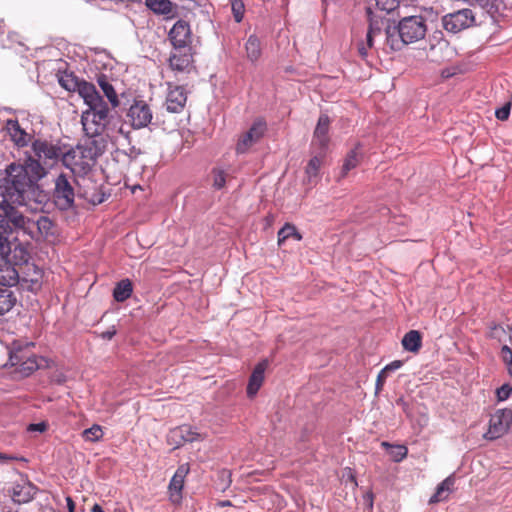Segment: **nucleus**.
Listing matches in <instances>:
<instances>
[{
    "label": "nucleus",
    "mask_w": 512,
    "mask_h": 512,
    "mask_svg": "<svg viewBox=\"0 0 512 512\" xmlns=\"http://www.w3.org/2000/svg\"><path fill=\"white\" fill-rule=\"evenodd\" d=\"M192 48H174L169 57V67L176 73H190L193 66Z\"/></svg>",
    "instance_id": "16"
},
{
    "label": "nucleus",
    "mask_w": 512,
    "mask_h": 512,
    "mask_svg": "<svg viewBox=\"0 0 512 512\" xmlns=\"http://www.w3.org/2000/svg\"><path fill=\"white\" fill-rule=\"evenodd\" d=\"M97 83L102 89L104 95L107 97L112 108L118 107L120 105L118 95L112 84L108 81L107 76L104 74L99 75L97 78Z\"/></svg>",
    "instance_id": "28"
},
{
    "label": "nucleus",
    "mask_w": 512,
    "mask_h": 512,
    "mask_svg": "<svg viewBox=\"0 0 512 512\" xmlns=\"http://www.w3.org/2000/svg\"><path fill=\"white\" fill-rule=\"evenodd\" d=\"M245 48L247 52V57L251 61H257L261 56V45L259 39L256 36L251 35L248 38L245 44Z\"/></svg>",
    "instance_id": "34"
},
{
    "label": "nucleus",
    "mask_w": 512,
    "mask_h": 512,
    "mask_svg": "<svg viewBox=\"0 0 512 512\" xmlns=\"http://www.w3.org/2000/svg\"><path fill=\"white\" fill-rule=\"evenodd\" d=\"M221 477L227 479L226 487H228L231 484V473L228 470H223L220 473Z\"/></svg>",
    "instance_id": "55"
},
{
    "label": "nucleus",
    "mask_w": 512,
    "mask_h": 512,
    "mask_svg": "<svg viewBox=\"0 0 512 512\" xmlns=\"http://www.w3.org/2000/svg\"><path fill=\"white\" fill-rule=\"evenodd\" d=\"M43 179L32 174L29 162H13L0 172V188L3 189V198L11 205H25V193L38 181Z\"/></svg>",
    "instance_id": "1"
},
{
    "label": "nucleus",
    "mask_w": 512,
    "mask_h": 512,
    "mask_svg": "<svg viewBox=\"0 0 512 512\" xmlns=\"http://www.w3.org/2000/svg\"><path fill=\"white\" fill-rule=\"evenodd\" d=\"M475 22V16L470 9H461L449 13L442 18L443 28L451 33H458L471 27Z\"/></svg>",
    "instance_id": "9"
},
{
    "label": "nucleus",
    "mask_w": 512,
    "mask_h": 512,
    "mask_svg": "<svg viewBox=\"0 0 512 512\" xmlns=\"http://www.w3.org/2000/svg\"><path fill=\"white\" fill-rule=\"evenodd\" d=\"M380 34H381V27L379 26L378 21H371L370 25H369V29L366 34V42H365V44L367 45L368 48L373 47L374 37L376 35H380Z\"/></svg>",
    "instance_id": "39"
},
{
    "label": "nucleus",
    "mask_w": 512,
    "mask_h": 512,
    "mask_svg": "<svg viewBox=\"0 0 512 512\" xmlns=\"http://www.w3.org/2000/svg\"><path fill=\"white\" fill-rule=\"evenodd\" d=\"M316 155L313 156L307 164L306 173L309 177L317 176L318 171L322 165L326 151L315 150Z\"/></svg>",
    "instance_id": "35"
},
{
    "label": "nucleus",
    "mask_w": 512,
    "mask_h": 512,
    "mask_svg": "<svg viewBox=\"0 0 512 512\" xmlns=\"http://www.w3.org/2000/svg\"><path fill=\"white\" fill-rule=\"evenodd\" d=\"M364 499H365V501H367L368 506H369V508L371 509V508L373 507V502H374V495H373V492H372V491L367 492V493L364 495Z\"/></svg>",
    "instance_id": "53"
},
{
    "label": "nucleus",
    "mask_w": 512,
    "mask_h": 512,
    "mask_svg": "<svg viewBox=\"0 0 512 512\" xmlns=\"http://www.w3.org/2000/svg\"><path fill=\"white\" fill-rule=\"evenodd\" d=\"M81 98L84 103L88 106V109L83 113H105L112 114L107 103L103 100V97L96 90L95 85H84L81 90Z\"/></svg>",
    "instance_id": "12"
},
{
    "label": "nucleus",
    "mask_w": 512,
    "mask_h": 512,
    "mask_svg": "<svg viewBox=\"0 0 512 512\" xmlns=\"http://www.w3.org/2000/svg\"><path fill=\"white\" fill-rule=\"evenodd\" d=\"M330 118L327 114H321L315 127L311 148L314 150L327 151L330 138L328 135Z\"/></svg>",
    "instance_id": "17"
},
{
    "label": "nucleus",
    "mask_w": 512,
    "mask_h": 512,
    "mask_svg": "<svg viewBox=\"0 0 512 512\" xmlns=\"http://www.w3.org/2000/svg\"><path fill=\"white\" fill-rule=\"evenodd\" d=\"M14 230L15 227L10 224V228L7 227V232L0 231V257L3 261H7L8 264L10 263L20 269L26 263H29L30 254L21 244H12L10 242L9 235Z\"/></svg>",
    "instance_id": "6"
},
{
    "label": "nucleus",
    "mask_w": 512,
    "mask_h": 512,
    "mask_svg": "<svg viewBox=\"0 0 512 512\" xmlns=\"http://www.w3.org/2000/svg\"><path fill=\"white\" fill-rule=\"evenodd\" d=\"M47 429V424L45 422L41 423H34L30 424L28 426V431H38V432H44Z\"/></svg>",
    "instance_id": "51"
},
{
    "label": "nucleus",
    "mask_w": 512,
    "mask_h": 512,
    "mask_svg": "<svg viewBox=\"0 0 512 512\" xmlns=\"http://www.w3.org/2000/svg\"><path fill=\"white\" fill-rule=\"evenodd\" d=\"M377 7L386 12L394 11L400 3V0H375Z\"/></svg>",
    "instance_id": "44"
},
{
    "label": "nucleus",
    "mask_w": 512,
    "mask_h": 512,
    "mask_svg": "<svg viewBox=\"0 0 512 512\" xmlns=\"http://www.w3.org/2000/svg\"><path fill=\"white\" fill-rule=\"evenodd\" d=\"M21 271L18 284L31 292H37L41 289L43 272L33 263H26L24 267L19 269Z\"/></svg>",
    "instance_id": "13"
},
{
    "label": "nucleus",
    "mask_w": 512,
    "mask_h": 512,
    "mask_svg": "<svg viewBox=\"0 0 512 512\" xmlns=\"http://www.w3.org/2000/svg\"><path fill=\"white\" fill-rule=\"evenodd\" d=\"M74 188L66 174L61 173L55 180L54 198L61 209H68L74 203Z\"/></svg>",
    "instance_id": "11"
},
{
    "label": "nucleus",
    "mask_w": 512,
    "mask_h": 512,
    "mask_svg": "<svg viewBox=\"0 0 512 512\" xmlns=\"http://www.w3.org/2000/svg\"><path fill=\"white\" fill-rule=\"evenodd\" d=\"M134 129L147 127L153 118L150 105L144 100H134L126 114Z\"/></svg>",
    "instance_id": "10"
},
{
    "label": "nucleus",
    "mask_w": 512,
    "mask_h": 512,
    "mask_svg": "<svg viewBox=\"0 0 512 512\" xmlns=\"http://www.w3.org/2000/svg\"><path fill=\"white\" fill-rule=\"evenodd\" d=\"M213 176V187L216 189H222L226 184V173L224 170L219 168H214L212 170Z\"/></svg>",
    "instance_id": "40"
},
{
    "label": "nucleus",
    "mask_w": 512,
    "mask_h": 512,
    "mask_svg": "<svg viewBox=\"0 0 512 512\" xmlns=\"http://www.w3.org/2000/svg\"><path fill=\"white\" fill-rule=\"evenodd\" d=\"M21 271L7 261L0 266V284L9 288L18 284Z\"/></svg>",
    "instance_id": "23"
},
{
    "label": "nucleus",
    "mask_w": 512,
    "mask_h": 512,
    "mask_svg": "<svg viewBox=\"0 0 512 512\" xmlns=\"http://www.w3.org/2000/svg\"><path fill=\"white\" fill-rule=\"evenodd\" d=\"M168 93L166 96V108L169 112L180 113L183 111L187 102V92L183 86L172 85L168 83Z\"/></svg>",
    "instance_id": "19"
},
{
    "label": "nucleus",
    "mask_w": 512,
    "mask_h": 512,
    "mask_svg": "<svg viewBox=\"0 0 512 512\" xmlns=\"http://www.w3.org/2000/svg\"><path fill=\"white\" fill-rule=\"evenodd\" d=\"M66 502H67L68 511L69 512H74V510H75V502L73 501V499L71 497H67L66 498Z\"/></svg>",
    "instance_id": "56"
},
{
    "label": "nucleus",
    "mask_w": 512,
    "mask_h": 512,
    "mask_svg": "<svg viewBox=\"0 0 512 512\" xmlns=\"http://www.w3.org/2000/svg\"><path fill=\"white\" fill-rule=\"evenodd\" d=\"M103 435L102 427L98 424H94L82 432L83 439L88 442H98L103 438Z\"/></svg>",
    "instance_id": "38"
},
{
    "label": "nucleus",
    "mask_w": 512,
    "mask_h": 512,
    "mask_svg": "<svg viewBox=\"0 0 512 512\" xmlns=\"http://www.w3.org/2000/svg\"><path fill=\"white\" fill-rule=\"evenodd\" d=\"M506 366H507L509 375L512 377V366L511 365H506Z\"/></svg>",
    "instance_id": "62"
},
{
    "label": "nucleus",
    "mask_w": 512,
    "mask_h": 512,
    "mask_svg": "<svg viewBox=\"0 0 512 512\" xmlns=\"http://www.w3.org/2000/svg\"><path fill=\"white\" fill-rule=\"evenodd\" d=\"M16 303V297L10 288L0 289V315L10 311Z\"/></svg>",
    "instance_id": "31"
},
{
    "label": "nucleus",
    "mask_w": 512,
    "mask_h": 512,
    "mask_svg": "<svg viewBox=\"0 0 512 512\" xmlns=\"http://www.w3.org/2000/svg\"><path fill=\"white\" fill-rule=\"evenodd\" d=\"M267 367V360H262L255 366L254 370L252 371V374L250 375L249 382L247 385V395L249 397L255 396L259 389L261 388L265 378L264 374Z\"/></svg>",
    "instance_id": "22"
},
{
    "label": "nucleus",
    "mask_w": 512,
    "mask_h": 512,
    "mask_svg": "<svg viewBox=\"0 0 512 512\" xmlns=\"http://www.w3.org/2000/svg\"><path fill=\"white\" fill-rule=\"evenodd\" d=\"M369 49L370 48H368L367 45L364 42H360L358 44V53L360 54V56L362 58H366L367 57Z\"/></svg>",
    "instance_id": "52"
},
{
    "label": "nucleus",
    "mask_w": 512,
    "mask_h": 512,
    "mask_svg": "<svg viewBox=\"0 0 512 512\" xmlns=\"http://www.w3.org/2000/svg\"><path fill=\"white\" fill-rule=\"evenodd\" d=\"M218 505H219L220 507H228V506H231V505H232V503H231L229 500H223V501H220V502L218 503Z\"/></svg>",
    "instance_id": "60"
},
{
    "label": "nucleus",
    "mask_w": 512,
    "mask_h": 512,
    "mask_svg": "<svg viewBox=\"0 0 512 512\" xmlns=\"http://www.w3.org/2000/svg\"><path fill=\"white\" fill-rule=\"evenodd\" d=\"M189 473L188 464L180 465L172 476L168 485V498L173 505H179L183 499L185 478Z\"/></svg>",
    "instance_id": "15"
},
{
    "label": "nucleus",
    "mask_w": 512,
    "mask_h": 512,
    "mask_svg": "<svg viewBox=\"0 0 512 512\" xmlns=\"http://www.w3.org/2000/svg\"><path fill=\"white\" fill-rule=\"evenodd\" d=\"M35 494L36 487L24 479L15 483L11 490V497L13 501L19 504L29 502Z\"/></svg>",
    "instance_id": "21"
},
{
    "label": "nucleus",
    "mask_w": 512,
    "mask_h": 512,
    "mask_svg": "<svg viewBox=\"0 0 512 512\" xmlns=\"http://www.w3.org/2000/svg\"><path fill=\"white\" fill-rule=\"evenodd\" d=\"M58 81L60 86L63 87L65 90L69 92H78L80 97L81 90L84 85H93L90 82L79 79L73 73H64L59 77Z\"/></svg>",
    "instance_id": "24"
},
{
    "label": "nucleus",
    "mask_w": 512,
    "mask_h": 512,
    "mask_svg": "<svg viewBox=\"0 0 512 512\" xmlns=\"http://www.w3.org/2000/svg\"><path fill=\"white\" fill-rule=\"evenodd\" d=\"M26 221H29L26 223V227L25 228H22V230L26 231L28 229H30L31 225H36L38 230L41 232V233H48L49 230L51 229L52 227V222L51 220L46 217V216H39V218L34 222V221H31L29 219H26ZM17 229H21V227H17L15 228V230Z\"/></svg>",
    "instance_id": "37"
},
{
    "label": "nucleus",
    "mask_w": 512,
    "mask_h": 512,
    "mask_svg": "<svg viewBox=\"0 0 512 512\" xmlns=\"http://www.w3.org/2000/svg\"><path fill=\"white\" fill-rule=\"evenodd\" d=\"M361 159V145L358 143L347 153L342 165L341 177H345L350 170L356 168L360 164Z\"/></svg>",
    "instance_id": "27"
},
{
    "label": "nucleus",
    "mask_w": 512,
    "mask_h": 512,
    "mask_svg": "<svg viewBox=\"0 0 512 512\" xmlns=\"http://www.w3.org/2000/svg\"><path fill=\"white\" fill-rule=\"evenodd\" d=\"M455 478L448 476L436 488L434 495L430 498L429 503H439L448 499L454 489Z\"/></svg>",
    "instance_id": "25"
},
{
    "label": "nucleus",
    "mask_w": 512,
    "mask_h": 512,
    "mask_svg": "<svg viewBox=\"0 0 512 512\" xmlns=\"http://www.w3.org/2000/svg\"><path fill=\"white\" fill-rule=\"evenodd\" d=\"M169 39L174 48H192L190 25L184 20H178L169 32Z\"/></svg>",
    "instance_id": "18"
},
{
    "label": "nucleus",
    "mask_w": 512,
    "mask_h": 512,
    "mask_svg": "<svg viewBox=\"0 0 512 512\" xmlns=\"http://www.w3.org/2000/svg\"><path fill=\"white\" fill-rule=\"evenodd\" d=\"M132 293V282L129 279H123L116 284L113 290V297L117 302H124L131 297Z\"/></svg>",
    "instance_id": "30"
},
{
    "label": "nucleus",
    "mask_w": 512,
    "mask_h": 512,
    "mask_svg": "<svg viewBox=\"0 0 512 512\" xmlns=\"http://www.w3.org/2000/svg\"><path fill=\"white\" fill-rule=\"evenodd\" d=\"M512 425V410L498 409L489 420V428L484 437L488 440L498 439L508 433Z\"/></svg>",
    "instance_id": "8"
},
{
    "label": "nucleus",
    "mask_w": 512,
    "mask_h": 512,
    "mask_svg": "<svg viewBox=\"0 0 512 512\" xmlns=\"http://www.w3.org/2000/svg\"><path fill=\"white\" fill-rule=\"evenodd\" d=\"M91 512H104V510L99 504H94L91 508Z\"/></svg>",
    "instance_id": "59"
},
{
    "label": "nucleus",
    "mask_w": 512,
    "mask_h": 512,
    "mask_svg": "<svg viewBox=\"0 0 512 512\" xmlns=\"http://www.w3.org/2000/svg\"><path fill=\"white\" fill-rule=\"evenodd\" d=\"M81 122L84 131L90 137L105 134L108 138L114 139L118 134L123 133V123L120 117L113 114L82 113Z\"/></svg>",
    "instance_id": "5"
},
{
    "label": "nucleus",
    "mask_w": 512,
    "mask_h": 512,
    "mask_svg": "<svg viewBox=\"0 0 512 512\" xmlns=\"http://www.w3.org/2000/svg\"><path fill=\"white\" fill-rule=\"evenodd\" d=\"M266 132V121L263 118L256 119L247 131L238 135L235 153L237 155L249 153L252 147L262 140Z\"/></svg>",
    "instance_id": "7"
},
{
    "label": "nucleus",
    "mask_w": 512,
    "mask_h": 512,
    "mask_svg": "<svg viewBox=\"0 0 512 512\" xmlns=\"http://www.w3.org/2000/svg\"><path fill=\"white\" fill-rule=\"evenodd\" d=\"M16 459H18V458L0 452V460L6 461V460H16Z\"/></svg>",
    "instance_id": "57"
},
{
    "label": "nucleus",
    "mask_w": 512,
    "mask_h": 512,
    "mask_svg": "<svg viewBox=\"0 0 512 512\" xmlns=\"http://www.w3.org/2000/svg\"><path fill=\"white\" fill-rule=\"evenodd\" d=\"M427 32L422 16L402 18L397 25L386 28V43L392 51H400L405 45L422 40Z\"/></svg>",
    "instance_id": "3"
},
{
    "label": "nucleus",
    "mask_w": 512,
    "mask_h": 512,
    "mask_svg": "<svg viewBox=\"0 0 512 512\" xmlns=\"http://www.w3.org/2000/svg\"><path fill=\"white\" fill-rule=\"evenodd\" d=\"M381 446L386 449H391L390 456L394 462H401L407 457L408 449L404 445H392L388 442H382Z\"/></svg>",
    "instance_id": "36"
},
{
    "label": "nucleus",
    "mask_w": 512,
    "mask_h": 512,
    "mask_svg": "<svg viewBox=\"0 0 512 512\" xmlns=\"http://www.w3.org/2000/svg\"><path fill=\"white\" fill-rule=\"evenodd\" d=\"M146 5L153 12L161 15H169L173 11L170 0H146Z\"/></svg>",
    "instance_id": "33"
},
{
    "label": "nucleus",
    "mask_w": 512,
    "mask_h": 512,
    "mask_svg": "<svg viewBox=\"0 0 512 512\" xmlns=\"http://www.w3.org/2000/svg\"><path fill=\"white\" fill-rule=\"evenodd\" d=\"M35 346L33 342H23L15 340L11 344L9 353L10 366L14 368L13 374L20 378H25L33 374L36 370L50 366L48 359L39 357L32 352Z\"/></svg>",
    "instance_id": "4"
},
{
    "label": "nucleus",
    "mask_w": 512,
    "mask_h": 512,
    "mask_svg": "<svg viewBox=\"0 0 512 512\" xmlns=\"http://www.w3.org/2000/svg\"><path fill=\"white\" fill-rule=\"evenodd\" d=\"M116 334V330L115 329H112V330H108V331H105L101 334L102 338L103 339H107V340H111Z\"/></svg>",
    "instance_id": "54"
},
{
    "label": "nucleus",
    "mask_w": 512,
    "mask_h": 512,
    "mask_svg": "<svg viewBox=\"0 0 512 512\" xmlns=\"http://www.w3.org/2000/svg\"><path fill=\"white\" fill-rule=\"evenodd\" d=\"M349 479L353 483V485L356 487L358 485L355 475L352 473V470L349 469Z\"/></svg>",
    "instance_id": "58"
},
{
    "label": "nucleus",
    "mask_w": 512,
    "mask_h": 512,
    "mask_svg": "<svg viewBox=\"0 0 512 512\" xmlns=\"http://www.w3.org/2000/svg\"><path fill=\"white\" fill-rule=\"evenodd\" d=\"M74 159H75V151L69 150L67 152L63 151V154L60 157V161L63 163L64 166L67 168H70L71 171H73L72 166L74 165Z\"/></svg>",
    "instance_id": "46"
},
{
    "label": "nucleus",
    "mask_w": 512,
    "mask_h": 512,
    "mask_svg": "<svg viewBox=\"0 0 512 512\" xmlns=\"http://www.w3.org/2000/svg\"><path fill=\"white\" fill-rule=\"evenodd\" d=\"M505 334V329L494 322L489 324V331L487 333V337L490 339H496L499 342L502 340L503 335Z\"/></svg>",
    "instance_id": "43"
},
{
    "label": "nucleus",
    "mask_w": 512,
    "mask_h": 512,
    "mask_svg": "<svg viewBox=\"0 0 512 512\" xmlns=\"http://www.w3.org/2000/svg\"><path fill=\"white\" fill-rule=\"evenodd\" d=\"M500 354H501L502 361L505 363V365L512 366V350H511V348L507 345L502 346Z\"/></svg>",
    "instance_id": "48"
},
{
    "label": "nucleus",
    "mask_w": 512,
    "mask_h": 512,
    "mask_svg": "<svg viewBox=\"0 0 512 512\" xmlns=\"http://www.w3.org/2000/svg\"><path fill=\"white\" fill-rule=\"evenodd\" d=\"M16 45H22L21 36L16 32L8 33L5 40H2V46L6 49H12Z\"/></svg>",
    "instance_id": "42"
},
{
    "label": "nucleus",
    "mask_w": 512,
    "mask_h": 512,
    "mask_svg": "<svg viewBox=\"0 0 512 512\" xmlns=\"http://www.w3.org/2000/svg\"><path fill=\"white\" fill-rule=\"evenodd\" d=\"M5 129L10 136L12 142L18 147H26L33 140L31 135L28 134L19 124L18 120L8 119L5 124Z\"/></svg>",
    "instance_id": "20"
},
{
    "label": "nucleus",
    "mask_w": 512,
    "mask_h": 512,
    "mask_svg": "<svg viewBox=\"0 0 512 512\" xmlns=\"http://www.w3.org/2000/svg\"><path fill=\"white\" fill-rule=\"evenodd\" d=\"M289 238H293L296 241H301L302 235L298 232L295 225H293L291 223H286L278 231V244L282 245Z\"/></svg>",
    "instance_id": "32"
},
{
    "label": "nucleus",
    "mask_w": 512,
    "mask_h": 512,
    "mask_svg": "<svg viewBox=\"0 0 512 512\" xmlns=\"http://www.w3.org/2000/svg\"><path fill=\"white\" fill-rule=\"evenodd\" d=\"M388 375L389 374L384 372L383 369L378 373L377 379H376V386H375L376 393H379L383 390V387H384V384H385V381H386Z\"/></svg>",
    "instance_id": "49"
},
{
    "label": "nucleus",
    "mask_w": 512,
    "mask_h": 512,
    "mask_svg": "<svg viewBox=\"0 0 512 512\" xmlns=\"http://www.w3.org/2000/svg\"><path fill=\"white\" fill-rule=\"evenodd\" d=\"M402 346L406 351L417 353L422 346V336L417 330H410L402 339Z\"/></svg>",
    "instance_id": "29"
},
{
    "label": "nucleus",
    "mask_w": 512,
    "mask_h": 512,
    "mask_svg": "<svg viewBox=\"0 0 512 512\" xmlns=\"http://www.w3.org/2000/svg\"><path fill=\"white\" fill-rule=\"evenodd\" d=\"M509 340L512 342V336L509 337Z\"/></svg>",
    "instance_id": "63"
},
{
    "label": "nucleus",
    "mask_w": 512,
    "mask_h": 512,
    "mask_svg": "<svg viewBox=\"0 0 512 512\" xmlns=\"http://www.w3.org/2000/svg\"><path fill=\"white\" fill-rule=\"evenodd\" d=\"M62 154L63 148L59 141L37 137L31 141V153L25 159L30 164L32 174L44 178L58 164Z\"/></svg>",
    "instance_id": "2"
},
{
    "label": "nucleus",
    "mask_w": 512,
    "mask_h": 512,
    "mask_svg": "<svg viewBox=\"0 0 512 512\" xmlns=\"http://www.w3.org/2000/svg\"><path fill=\"white\" fill-rule=\"evenodd\" d=\"M4 27H5L4 22L0 21V34H2L4 32Z\"/></svg>",
    "instance_id": "61"
},
{
    "label": "nucleus",
    "mask_w": 512,
    "mask_h": 512,
    "mask_svg": "<svg viewBox=\"0 0 512 512\" xmlns=\"http://www.w3.org/2000/svg\"><path fill=\"white\" fill-rule=\"evenodd\" d=\"M512 393V386L503 384L496 390V398L499 402L507 400Z\"/></svg>",
    "instance_id": "45"
},
{
    "label": "nucleus",
    "mask_w": 512,
    "mask_h": 512,
    "mask_svg": "<svg viewBox=\"0 0 512 512\" xmlns=\"http://www.w3.org/2000/svg\"><path fill=\"white\" fill-rule=\"evenodd\" d=\"M231 9L234 19L237 23L241 22L245 12V6L242 0H232Z\"/></svg>",
    "instance_id": "41"
},
{
    "label": "nucleus",
    "mask_w": 512,
    "mask_h": 512,
    "mask_svg": "<svg viewBox=\"0 0 512 512\" xmlns=\"http://www.w3.org/2000/svg\"><path fill=\"white\" fill-rule=\"evenodd\" d=\"M27 222L25 217L3 198V201L0 202V231L7 232V227L10 228V224L15 228H25Z\"/></svg>",
    "instance_id": "14"
},
{
    "label": "nucleus",
    "mask_w": 512,
    "mask_h": 512,
    "mask_svg": "<svg viewBox=\"0 0 512 512\" xmlns=\"http://www.w3.org/2000/svg\"><path fill=\"white\" fill-rule=\"evenodd\" d=\"M172 438H179L183 442L201 441L204 439L200 433L190 425H182L171 431Z\"/></svg>",
    "instance_id": "26"
},
{
    "label": "nucleus",
    "mask_w": 512,
    "mask_h": 512,
    "mask_svg": "<svg viewBox=\"0 0 512 512\" xmlns=\"http://www.w3.org/2000/svg\"><path fill=\"white\" fill-rule=\"evenodd\" d=\"M511 103L505 104L495 112V116L498 120L505 121L510 115Z\"/></svg>",
    "instance_id": "47"
},
{
    "label": "nucleus",
    "mask_w": 512,
    "mask_h": 512,
    "mask_svg": "<svg viewBox=\"0 0 512 512\" xmlns=\"http://www.w3.org/2000/svg\"><path fill=\"white\" fill-rule=\"evenodd\" d=\"M402 365H403V362H402V361H400V360H394V361H392L391 363L387 364V365L383 368V370H384V372H386V373H388V374H389L390 372H393V371H396V370L400 369V368L402 367Z\"/></svg>",
    "instance_id": "50"
}]
</instances>
